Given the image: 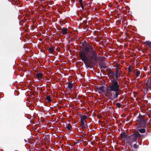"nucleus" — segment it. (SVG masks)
Returning <instances> with one entry per match:
<instances>
[{
  "instance_id": "1",
  "label": "nucleus",
  "mask_w": 151,
  "mask_h": 151,
  "mask_svg": "<svg viewBox=\"0 0 151 151\" xmlns=\"http://www.w3.org/2000/svg\"><path fill=\"white\" fill-rule=\"evenodd\" d=\"M79 57L84 63L88 65H89L93 61H97L100 57L97 56V53L90 45L85 47L80 52Z\"/></svg>"
},
{
  "instance_id": "2",
  "label": "nucleus",
  "mask_w": 151,
  "mask_h": 151,
  "mask_svg": "<svg viewBox=\"0 0 151 151\" xmlns=\"http://www.w3.org/2000/svg\"><path fill=\"white\" fill-rule=\"evenodd\" d=\"M120 85L118 80L113 79L107 88L105 96L111 100L116 99L119 94Z\"/></svg>"
},
{
  "instance_id": "3",
  "label": "nucleus",
  "mask_w": 151,
  "mask_h": 151,
  "mask_svg": "<svg viewBox=\"0 0 151 151\" xmlns=\"http://www.w3.org/2000/svg\"><path fill=\"white\" fill-rule=\"evenodd\" d=\"M140 136V134L138 132H136L129 137L128 141H129L130 142L132 143L134 141H136L137 138Z\"/></svg>"
},
{
  "instance_id": "4",
  "label": "nucleus",
  "mask_w": 151,
  "mask_h": 151,
  "mask_svg": "<svg viewBox=\"0 0 151 151\" xmlns=\"http://www.w3.org/2000/svg\"><path fill=\"white\" fill-rule=\"evenodd\" d=\"M87 116L86 115H82L81 116V122L82 127L85 128H87L88 126L87 124V122L86 119Z\"/></svg>"
},
{
  "instance_id": "5",
  "label": "nucleus",
  "mask_w": 151,
  "mask_h": 151,
  "mask_svg": "<svg viewBox=\"0 0 151 151\" xmlns=\"http://www.w3.org/2000/svg\"><path fill=\"white\" fill-rule=\"evenodd\" d=\"M121 74V71L118 68H117L116 70V72L115 74L116 78L114 79L118 80V78L120 77Z\"/></svg>"
},
{
  "instance_id": "6",
  "label": "nucleus",
  "mask_w": 151,
  "mask_h": 151,
  "mask_svg": "<svg viewBox=\"0 0 151 151\" xmlns=\"http://www.w3.org/2000/svg\"><path fill=\"white\" fill-rule=\"evenodd\" d=\"M67 88H68L70 91L71 92L73 89V84L71 82H68L67 84Z\"/></svg>"
},
{
  "instance_id": "7",
  "label": "nucleus",
  "mask_w": 151,
  "mask_h": 151,
  "mask_svg": "<svg viewBox=\"0 0 151 151\" xmlns=\"http://www.w3.org/2000/svg\"><path fill=\"white\" fill-rule=\"evenodd\" d=\"M97 90L99 93L103 92L104 91V87L103 86H99L97 88Z\"/></svg>"
},
{
  "instance_id": "8",
  "label": "nucleus",
  "mask_w": 151,
  "mask_h": 151,
  "mask_svg": "<svg viewBox=\"0 0 151 151\" xmlns=\"http://www.w3.org/2000/svg\"><path fill=\"white\" fill-rule=\"evenodd\" d=\"M72 127L70 123L67 122L66 124L65 128L67 130H70L71 129Z\"/></svg>"
},
{
  "instance_id": "9",
  "label": "nucleus",
  "mask_w": 151,
  "mask_h": 151,
  "mask_svg": "<svg viewBox=\"0 0 151 151\" xmlns=\"http://www.w3.org/2000/svg\"><path fill=\"white\" fill-rule=\"evenodd\" d=\"M68 29L67 28H63L61 32L63 35H64L67 34L68 32Z\"/></svg>"
},
{
  "instance_id": "10",
  "label": "nucleus",
  "mask_w": 151,
  "mask_h": 151,
  "mask_svg": "<svg viewBox=\"0 0 151 151\" xmlns=\"http://www.w3.org/2000/svg\"><path fill=\"white\" fill-rule=\"evenodd\" d=\"M121 136L124 138H127L128 136L126 134V133L124 132H123L121 134Z\"/></svg>"
},
{
  "instance_id": "11",
  "label": "nucleus",
  "mask_w": 151,
  "mask_h": 151,
  "mask_svg": "<svg viewBox=\"0 0 151 151\" xmlns=\"http://www.w3.org/2000/svg\"><path fill=\"white\" fill-rule=\"evenodd\" d=\"M43 74L41 73H38L37 74V77L40 79L42 78Z\"/></svg>"
},
{
  "instance_id": "12",
  "label": "nucleus",
  "mask_w": 151,
  "mask_h": 151,
  "mask_svg": "<svg viewBox=\"0 0 151 151\" xmlns=\"http://www.w3.org/2000/svg\"><path fill=\"white\" fill-rule=\"evenodd\" d=\"M145 44L149 46L150 47H151V42L149 41H146L145 42Z\"/></svg>"
},
{
  "instance_id": "13",
  "label": "nucleus",
  "mask_w": 151,
  "mask_h": 151,
  "mask_svg": "<svg viewBox=\"0 0 151 151\" xmlns=\"http://www.w3.org/2000/svg\"><path fill=\"white\" fill-rule=\"evenodd\" d=\"M54 48L51 47L49 49L48 51L49 53H52L54 51Z\"/></svg>"
},
{
  "instance_id": "14",
  "label": "nucleus",
  "mask_w": 151,
  "mask_h": 151,
  "mask_svg": "<svg viewBox=\"0 0 151 151\" xmlns=\"http://www.w3.org/2000/svg\"><path fill=\"white\" fill-rule=\"evenodd\" d=\"M139 131L141 133H144L145 132V129H140L139 130Z\"/></svg>"
},
{
  "instance_id": "15",
  "label": "nucleus",
  "mask_w": 151,
  "mask_h": 151,
  "mask_svg": "<svg viewBox=\"0 0 151 151\" xmlns=\"http://www.w3.org/2000/svg\"><path fill=\"white\" fill-rule=\"evenodd\" d=\"M47 101L49 102L51 101V97L50 96H48L47 97Z\"/></svg>"
},
{
  "instance_id": "16",
  "label": "nucleus",
  "mask_w": 151,
  "mask_h": 151,
  "mask_svg": "<svg viewBox=\"0 0 151 151\" xmlns=\"http://www.w3.org/2000/svg\"><path fill=\"white\" fill-rule=\"evenodd\" d=\"M140 72L139 71H137L136 75L137 77H138L140 75Z\"/></svg>"
},
{
  "instance_id": "17",
  "label": "nucleus",
  "mask_w": 151,
  "mask_h": 151,
  "mask_svg": "<svg viewBox=\"0 0 151 151\" xmlns=\"http://www.w3.org/2000/svg\"><path fill=\"white\" fill-rule=\"evenodd\" d=\"M116 106L118 108H120L121 106V104H120V103H118L116 104Z\"/></svg>"
},
{
  "instance_id": "18",
  "label": "nucleus",
  "mask_w": 151,
  "mask_h": 151,
  "mask_svg": "<svg viewBox=\"0 0 151 151\" xmlns=\"http://www.w3.org/2000/svg\"><path fill=\"white\" fill-rule=\"evenodd\" d=\"M79 2L81 4V8L82 9H83V6L82 4V0H79Z\"/></svg>"
},
{
  "instance_id": "19",
  "label": "nucleus",
  "mask_w": 151,
  "mask_h": 151,
  "mask_svg": "<svg viewBox=\"0 0 151 151\" xmlns=\"http://www.w3.org/2000/svg\"><path fill=\"white\" fill-rule=\"evenodd\" d=\"M138 147V145H137L136 144H134L133 145V147L135 148H136Z\"/></svg>"
}]
</instances>
